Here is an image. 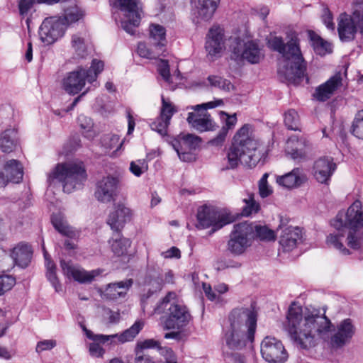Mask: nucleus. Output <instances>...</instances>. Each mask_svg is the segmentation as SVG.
I'll use <instances>...</instances> for the list:
<instances>
[{
    "instance_id": "f257e3e1",
    "label": "nucleus",
    "mask_w": 363,
    "mask_h": 363,
    "mask_svg": "<svg viewBox=\"0 0 363 363\" xmlns=\"http://www.w3.org/2000/svg\"><path fill=\"white\" fill-rule=\"evenodd\" d=\"M291 339L301 349L315 346V338L326 340L333 328L331 320L320 310L292 304L289 306L284 325Z\"/></svg>"
},
{
    "instance_id": "f03ea898",
    "label": "nucleus",
    "mask_w": 363,
    "mask_h": 363,
    "mask_svg": "<svg viewBox=\"0 0 363 363\" xmlns=\"http://www.w3.org/2000/svg\"><path fill=\"white\" fill-rule=\"evenodd\" d=\"M289 40L284 43L281 37L275 36L269 40V47L278 52L285 60V64L278 69V75L282 81L294 86L299 85L304 79L309 82L306 74L307 62L302 55L299 38L295 32L287 33Z\"/></svg>"
},
{
    "instance_id": "7ed1b4c3",
    "label": "nucleus",
    "mask_w": 363,
    "mask_h": 363,
    "mask_svg": "<svg viewBox=\"0 0 363 363\" xmlns=\"http://www.w3.org/2000/svg\"><path fill=\"white\" fill-rule=\"evenodd\" d=\"M331 225L337 230L336 233L330 234L326 239L328 245L333 246L343 255H349L350 250L344 247L342 238L347 230V245L355 250L361 248L363 233L359 230L363 228V208L362 202L354 201L348 208L347 212L338 213Z\"/></svg>"
},
{
    "instance_id": "20e7f679",
    "label": "nucleus",
    "mask_w": 363,
    "mask_h": 363,
    "mask_svg": "<svg viewBox=\"0 0 363 363\" xmlns=\"http://www.w3.org/2000/svg\"><path fill=\"white\" fill-rule=\"evenodd\" d=\"M230 328L225 333V341L232 350H242L255 339L257 313L254 308H237L228 316Z\"/></svg>"
},
{
    "instance_id": "39448f33",
    "label": "nucleus",
    "mask_w": 363,
    "mask_h": 363,
    "mask_svg": "<svg viewBox=\"0 0 363 363\" xmlns=\"http://www.w3.org/2000/svg\"><path fill=\"white\" fill-rule=\"evenodd\" d=\"M251 128L250 124H245L235 133L227 153L228 165L222 167V171L234 169L240 162L250 167L258 164L262 156L257 150V141L250 134Z\"/></svg>"
},
{
    "instance_id": "423d86ee",
    "label": "nucleus",
    "mask_w": 363,
    "mask_h": 363,
    "mask_svg": "<svg viewBox=\"0 0 363 363\" xmlns=\"http://www.w3.org/2000/svg\"><path fill=\"white\" fill-rule=\"evenodd\" d=\"M177 294L169 291L154 308V313L162 314L164 328L167 330H181L191 320V315L186 306L176 303Z\"/></svg>"
},
{
    "instance_id": "0eeeda50",
    "label": "nucleus",
    "mask_w": 363,
    "mask_h": 363,
    "mask_svg": "<svg viewBox=\"0 0 363 363\" xmlns=\"http://www.w3.org/2000/svg\"><path fill=\"white\" fill-rule=\"evenodd\" d=\"M104 62L94 59L89 68L82 66L77 67L74 70L67 72L61 82L62 89L69 95L74 96L81 92L85 86L86 82L92 84L94 87L99 86L97 78L104 70Z\"/></svg>"
},
{
    "instance_id": "6e6552de",
    "label": "nucleus",
    "mask_w": 363,
    "mask_h": 363,
    "mask_svg": "<svg viewBox=\"0 0 363 363\" xmlns=\"http://www.w3.org/2000/svg\"><path fill=\"white\" fill-rule=\"evenodd\" d=\"M86 178V172L82 164L64 162L58 163L48 174L47 182L50 186L59 182L63 191L69 194L81 188Z\"/></svg>"
},
{
    "instance_id": "1a4fd4ad",
    "label": "nucleus",
    "mask_w": 363,
    "mask_h": 363,
    "mask_svg": "<svg viewBox=\"0 0 363 363\" xmlns=\"http://www.w3.org/2000/svg\"><path fill=\"white\" fill-rule=\"evenodd\" d=\"M198 229H206L212 227V233L233 223L238 216L233 215L227 209H220L213 206H202L197 211Z\"/></svg>"
},
{
    "instance_id": "9d476101",
    "label": "nucleus",
    "mask_w": 363,
    "mask_h": 363,
    "mask_svg": "<svg viewBox=\"0 0 363 363\" xmlns=\"http://www.w3.org/2000/svg\"><path fill=\"white\" fill-rule=\"evenodd\" d=\"M223 104L221 99L209 101L196 106L188 107L194 110L189 112L186 121L188 123L199 132L213 131L218 127L213 121L211 116L207 112V109L216 108Z\"/></svg>"
},
{
    "instance_id": "9b49d317",
    "label": "nucleus",
    "mask_w": 363,
    "mask_h": 363,
    "mask_svg": "<svg viewBox=\"0 0 363 363\" xmlns=\"http://www.w3.org/2000/svg\"><path fill=\"white\" fill-rule=\"evenodd\" d=\"M253 240V230L248 221L235 224L227 243L228 250L234 255L243 254Z\"/></svg>"
},
{
    "instance_id": "f8f14e48",
    "label": "nucleus",
    "mask_w": 363,
    "mask_h": 363,
    "mask_svg": "<svg viewBox=\"0 0 363 363\" xmlns=\"http://www.w3.org/2000/svg\"><path fill=\"white\" fill-rule=\"evenodd\" d=\"M231 58L238 60H246L251 64L258 63L261 59V52L258 44L253 40H245L240 37L234 38L230 45Z\"/></svg>"
},
{
    "instance_id": "ddd939ff",
    "label": "nucleus",
    "mask_w": 363,
    "mask_h": 363,
    "mask_svg": "<svg viewBox=\"0 0 363 363\" xmlns=\"http://www.w3.org/2000/svg\"><path fill=\"white\" fill-rule=\"evenodd\" d=\"M140 4L138 0H115L114 2V6L124 12V18L121 22L122 28L132 35L140 22Z\"/></svg>"
},
{
    "instance_id": "4468645a",
    "label": "nucleus",
    "mask_w": 363,
    "mask_h": 363,
    "mask_svg": "<svg viewBox=\"0 0 363 363\" xmlns=\"http://www.w3.org/2000/svg\"><path fill=\"white\" fill-rule=\"evenodd\" d=\"M67 28L60 16L46 18L39 28L40 39L45 45H51L65 35Z\"/></svg>"
},
{
    "instance_id": "2eb2a0df",
    "label": "nucleus",
    "mask_w": 363,
    "mask_h": 363,
    "mask_svg": "<svg viewBox=\"0 0 363 363\" xmlns=\"http://www.w3.org/2000/svg\"><path fill=\"white\" fill-rule=\"evenodd\" d=\"M143 323L140 321H135L134 324L130 326L129 328L125 330L123 333L120 334H113V335H95L92 331L88 330L86 326L82 325V330L85 333L86 337L89 340L94 341H99L102 343H105L108 341H111V342H115L117 339L118 342L120 343H125L126 342L132 341L136 335L140 332L143 329Z\"/></svg>"
},
{
    "instance_id": "dca6fc26",
    "label": "nucleus",
    "mask_w": 363,
    "mask_h": 363,
    "mask_svg": "<svg viewBox=\"0 0 363 363\" xmlns=\"http://www.w3.org/2000/svg\"><path fill=\"white\" fill-rule=\"evenodd\" d=\"M262 357L269 363H284L288 359V354L282 342L274 337L267 336L261 343Z\"/></svg>"
},
{
    "instance_id": "f3484780",
    "label": "nucleus",
    "mask_w": 363,
    "mask_h": 363,
    "mask_svg": "<svg viewBox=\"0 0 363 363\" xmlns=\"http://www.w3.org/2000/svg\"><path fill=\"white\" fill-rule=\"evenodd\" d=\"M133 216V211L122 202L114 203L113 210L110 212L106 223L111 227V229L117 233L120 236V233L125 225L132 220Z\"/></svg>"
},
{
    "instance_id": "a211bd4d",
    "label": "nucleus",
    "mask_w": 363,
    "mask_h": 363,
    "mask_svg": "<svg viewBox=\"0 0 363 363\" xmlns=\"http://www.w3.org/2000/svg\"><path fill=\"white\" fill-rule=\"evenodd\" d=\"M356 333V328L351 318H345L336 325L335 332L330 337V345L335 348H342L350 342Z\"/></svg>"
},
{
    "instance_id": "6ab92c4d",
    "label": "nucleus",
    "mask_w": 363,
    "mask_h": 363,
    "mask_svg": "<svg viewBox=\"0 0 363 363\" xmlns=\"http://www.w3.org/2000/svg\"><path fill=\"white\" fill-rule=\"evenodd\" d=\"M201 143L200 137L193 134L179 135L173 138L170 143L180 160L186 161L191 150L198 148Z\"/></svg>"
},
{
    "instance_id": "aec40b11",
    "label": "nucleus",
    "mask_w": 363,
    "mask_h": 363,
    "mask_svg": "<svg viewBox=\"0 0 363 363\" xmlns=\"http://www.w3.org/2000/svg\"><path fill=\"white\" fill-rule=\"evenodd\" d=\"M337 33L342 43H350L355 39L357 33H359V27L351 14L345 12L340 14L337 18Z\"/></svg>"
},
{
    "instance_id": "412c9836",
    "label": "nucleus",
    "mask_w": 363,
    "mask_h": 363,
    "mask_svg": "<svg viewBox=\"0 0 363 363\" xmlns=\"http://www.w3.org/2000/svg\"><path fill=\"white\" fill-rule=\"evenodd\" d=\"M337 169L336 164L331 157H322L315 161L313 170L315 180L323 184L328 185L331 177Z\"/></svg>"
},
{
    "instance_id": "4be33fe9",
    "label": "nucleus",
    "mask_w": 363,
    "mask_h": 363,
    "mask_svg": "<svg viewBox=\"0 0 363 363\" xmlns=\"http://www.w3.org/2000/svg\"><path fill=\"white\" fill-rule=\"evenodd\" d=\"M308 181V177L303 168L295 167L284 175L277 176L278 185L286 189H294L303 186Z\"/></svg>"
},
{
    "instance_id": "5701e85b",
    "label": "nucleus",
    "mask_w": 363,
    "mask_h": 363,
    "mask_svg": "<svg viewBox=\"0 0 363 363\" xmlns=\"http://www.w3.org/2000/svg\"><path fill=\"white\" fill-rule=\"evenodd\" d=\"M310 146V142L306 137L293 135L287 140L286 152L294 160H303L307 157Z\"/></svg>"
},
{
    "instance_id": "b1692460",
    "label": "nucleus",
    "mask_w": 363,
    "mask_h": 363,
    "mask_svg": "<svg viewBox=\"0 0 363 363\" xmlns=\"http://www.w3.org/2000/svg\"><path fill=\"white\" fill-rule=\"evenodd\" d=\"M60 267L64 274L71 275L76 281L80 284L91 283L104 271L99 268L91 271L75 269L64 259L60 260Z\"/></svg>"
},
{
    "instance_id": "393cba45",
    "label": "nucleus",
    "mask_w": 363,
    "mask_h": 363,
    "mask_svg": "<svg viewBox=\"0 0 363 363\" xmlns=\"http://www.w3.org/2000/svg\"><path fill=\"white\" fill-rule=\"evenodd\" d=\"M118 180L112 176L104 177L96 183L95 197L99 201L107 203L115 195Z\"/></svg>"
},
{
    "instance_id": "a878e982",
    "label": "nucleus",
    "mask_w": 363,
    "mask_h": 363,
    "mask_svg": "<svg viewBox=\"0 0 363 363\" xmlns=\"http://www.w3.org/2000/svg\"><path fill=\"white\" fill-rule=\"evenodd\" d=\"M342 74L340 72L330 77L325 82L316 87L313 96L319 101L328 100L342 86Z\"/></svg>"
},
{
    "instance_id": "bb28decb",
    "label": "nucleus",
    "mask_w": 363,
    "mask_h": 363,
    "mask_svg": "<svg viewBox=\"0 0 363 363\" xmlns=\"http://www.w3.org/2000/svg\"><path fill=\"white\" fill-rule=\"evenodd\" d=\"M224 46L223 33L220 27H213L206 36L205 49L208 55L217 57Z\"/></svg>"
},
{
    "instance_id": "cd10ccee",
    "label": "nucleus",
    "mask_w": 363,
    "mask_h": 363,
    "mask_svg": "<svg viewBox=\"0 0 363 363\" xmlns=\"http://www.w3.org/2000/svg\"><path fill=\"white\" fill-rule=\"evenodd\" d=\"M33 252L30 245L20 242L12 249L10 255L17 266L25 269L31 262Z\"/></svg>"
},
{
    "instance_id": "c85d7f7f",
    "label": "nucleus",
    "mask_w": 363,
    "mask_h": 363,
    "mask_svg": "<svg viewBox=\"0 0 363 363\" xmlns=\"http://www.w3.org/2000/svg\"><path fill=\"white\" fill-rule=\"evenodd\" d=\"M301 238V230L298 227L288 226L283 229L279 241L282 251H292Z\"/></svg>"
},
{
    "instance_id": "c756f323",
    "label": "nucleus",
    "mask_w": 363,
    "mask_h": 363,
    "mask_svg": "<svg viewBox=\"0 0 363 363\" xmlns=\"http://www.w3.org/2000/svg\"><path fill=\"white\" fill-rule=\"evenodd\" d=\"M220 119L224 125L218 135L209 140L208 143L213 146H221L225 140L229 130L233 129L237 123V116L234 113L229 115L224 111L220 112Z\"/></svg>"
},
{
    "instance_id": "7c9ffc66",
    "label": "nucleus",
    "mask_w": 363,
    "mask_h": 363,
    "mask_svg": "<svg viewBox=\"0 0 363 363\" xmlns=\"http://www.w3.org/2000/svg\"><path fill=\"white\" fill-rule=\"evenodd\" d=\"M19 146V136L16 128H7L0 133V150L3 152H12Z\"/></svg>"
},
{
    "instance_id": "2f4dec72",
    "label": "nucleus",
    "mask_w": 363,
    "mask_h": 363,
    "mask_svg": "<svg viewBox=\"0 0 363 363\" xmlns=\"http://www.w3.org/2000/svg\"><path fill=\"white\" fill-rule=\"evenodd\" d=\"M63 11L64 15L60 17L67 28L83 19L85 15L84 11L76 4L74 0H67L64 3Z\"/></svg>"
},
{
    "instance_id": "473e14b6",
    "label": "nucleus",
    "mask_w": 363,
    "mask_h": 363,
    "mask_svg": "<svg viewBox=\"0 0 363 363\" xmlns=\"http://www.w3.org/2000/svg\"><path fill=\"white\" fill-rule=\"evenodd\" d=\"M4 170L8 182L19 184L23 180V167L18 160L12 159L6 161L4 164Z\"/></svg>"
},
{
    "instance_id": "72a5a7b5",
    "label": "nucleus",
    "mask_w": 363,
    "mask_h": 363,
    "mask_svg": "<svg viewBox=\"0 0 363 363\" xmlns=\"http://www.w3.org/2000/svg\"><path fill=\"white\" fill-rule=\"evenodd\" d=\"M51 223L55 229L62 235L72 239H76L79 236V232L67 224L64 216L61 213H52L51 216Z\"/></svg>"
},
{
    "instance_id": "f704fd0d",
    "label": "nucleus",
    "mask_w": 363,
    "mask_h": 363,
    "mask_svg": "<svg viewBox=\"0 0 363 363\" xmlns=\"http://www.w3.org/2000/svg\"><path fill=\"white\" fill-rule=\"evenodd\" d=\"M194 3L199 16L204 21L210 20L216 11L220 0H191Z\"/></svg>"
},
{
    "instance_id": "c9c22d12",
    "label": "nucleus",
    "mask_w": 363,
    "mask_h": 363,
    "mask_svg": "<svg viewBox=\"0 0 363 363\" xmlns=\"http://www.w3.org/2000/svg\"><path fill=\"white\" fill-rule=\"evenodd\" d=\"M133 284L132 279L110 283L106 286V294L111 299L124 296Z\"/></svg>"
},
{
    "instance_id": "e433bc0d",
    "label": "nucleus",
    "mask_w": 363,
    "mask_h": 363,
    "mask_svg": "<svg viewBox=\"0 0 363 363\" xmlns=\"http://www.w3.org/2000/svg\"><path fill=\"white\" fill-rule=\"evenodd\" d=\"M308 36L311 42V45L313 48V50L317 55L324 56L326 54L330 53L332 52L330 44L324 40L314 31L310 30L308 32Z\"/></svg>"
},
{
    "instance_id": "4c0bfd02",
    "label": "nucleus",
    "mask_w": 363,
    "mask_h": 363,
    "mask_svg": "<svg viewBox=\"0 0 363 363\" xmlns=\"http://www.w3.org/2000/svg\"><path fill=\"white\" fill-rule=\"evenodd\" d=\"M144 284L146 286H150L146 294L143 295V300L144 298H149L155 292L160 291L164 284V279L162 277L157 275L147 274L145 276Z\"/></svg>"
},
{
    "instance_id": "58836bf2",
    "label": "nucleus",
    "mask_w": 363,
    "mask_h": 363,
    "mask_svg": "<svg viewBox=\"0 0 363 363\" xmlns=\"http://www.w3.org/2000/svg\"><path fill=\"white\" fill-rule=\"evenodd\" d=\"M150 35L155 41L156 47H164L166 45V30L164 26L158 24H151Z\"/></svg>"
},
{
    "instance_id": "ea45409f",
    "label": "nucleus",
    "mask_w": 363,
    "mask_h": 363,
    "mask_svg": "<svg viewBox=\"0 0 363 363\" xmlns=\"http://www.w3.org/2000/svg\"><path fill=\"white\" fill-rule=\"evenodd\" d=\"M253 230V240L258 238L260 240H274L276 235L274 230L269 229L267 226L254 225L253 223L249 222Z\"/></svg>"
},
{
    "instance_id": "a19ab883",
    "label": "nucleus",
    "mask_w": 363,
    "mask_h": 363,
    "mask_svg": "<svg viewBox=\"0 0 363 363\" xmlns=\"http://www.w3.org/2000/svg\"><path fill=\"white\" fill-rule=\"evenodd\" d=\"M120 137L116 134H105L101 136L100 143L106 150H111L116 147V151L120 150L123 145V142L119 143Z\"/></svg>"
},
{
    "instance_id": "79ce46f5",
    "label": "nucleus",
    "mask_w": 363,
    "mask_h": 363,
    "mask_svg": "<svg viewBox=\"0 0 363 363\" xmlns=\"http://www.w3.org/2000/svg\"><path fill=\"white\" fill-rule=\"evenodd\" d=\"M71 44L75 54L79 58H84L87 55V48L83 38L77 34L73 35Z\"/></svg>"
},
{
    "instance_id": "37998d69",
    "label": "nucleus",
    "mask_w": 363,
    "mask_h": 363,
    "mask_svg": "<svg viewBox=\"0 0 363 363\" xmlns=\"http://www.w3.org/2000/svg\"><path fill=\"white\" fill-rule=\"evenodd\" d=\"M243 202L245 206L242 207L240 213L242 216H250L253 213H257L260 209L259 203L254 199L252 195H250L248 199H244Z\"/></svg>"
},
{
    "instance_id": "c03bdc74",
    "label": "nucleus",
    "mask_w": 363,
    "mask_h": 363,
    "mask_svg": "<svg viewBox=\"0 0 363 363\" xmlns=\"http://www.w3.org/2000/svg\"><path fill=\"white\" fill-rule=\"evenodd\" d=\"M161 347L160 341L155 339H146L136 343L134 352L135 354L144 353V350L148 349H157L159 352V348Z\"/></svg>"
},
{
    "instance_id": "a18cd8bd",
    "label": "nucleus",
    "mask_w": 363,
    "mask_h": 363,
    "mask_svg": "<svg viewBox=\"0 0 363 363\" xmlns=\"http://www.w3.org/2000/svg\"><path fill=\"white\" fill-rule=\"evenodd\" d=\"M284 124L289 130H299V117L294 109H289L285 113Z\"/></svg>"
},
{
    "instance_id": "49530a36",
    "label": "nucleus",
    "mask_w": 363,
    "mask_h": 363,
    "mask_svg": "<svg viewBox=\"0 0 363 363\" xmlns=\"http://www.w3.org/2000/svg\"><path fill=\"white\" fill-rule=\"evenodd\" d=\"M210 85L221 90L229 91L233 86L231 82L219 76L210 75L207 78Z\"/></svg>"
},
{
    "instance_id": "de8ad7c7",
    "label": "nucleus",
    "mask_w": 363,
    "mask_h": 363,
    "mask_svg": "<svg viewBox=\"0 0 363 363\" xmlns=\"http://www.w3.org/2000/svg\"><path fill=\"white\" fill-rule=\"evenodd\" d=\"M177 112L176 107L169 101L162 98V107L159 117L170 123L173 115Z\"/></svg>"
},
{
    "instance_id": "09e8293b",
    "label": "nucleus",
    "mask_w": 363,
    "mask_h": 363,
    "mask_svg": "<svg viewBox=\"0 0 363 363\" xmlns=\"http://www.w3.org/2000/svg\"><path fill=\"white\" fill-rule=\"evenodd\" d=\"M130 245V242L128 239L120 237L116 238L111 244V248L113 252L117 256L123 255L127 248Z\"/></svg>"
},
{
    "instance_id": "8fccbe9b",
    "label": "nucleus",
    "mask_w": 363,
    "mask_h": 363,
    "mask_svg": "<svg viewBox=\"0 0 363 363\" xmlns=\"http://www.w3.org/2000/svg\"><path fill=\"white\" fill-rule=\"evenodd\" d=\"M351 16L359 27V33L363 35V0H357Z\"/></svg>"
},
{
    "instance_id": "3c124183",
    "label": "nucleus",
    "mask_w": 363,
    "mask_h": 363,
    "mask_svg": "<svg viewBox=\"0 0 363 363\" xmlns=\"http://www.w3.org/2000/svg\"><path fill=\"white\" fill-rule=\"evenodd\" d=\"M352 133L357 138L363 140V110L356 114L352 126Z\"/></svg>"
},
{
    "instance_id": "603ef678",
    "label": "nucleus",
    "mask_w": 363,
    "mask_h": 363,
    "mask_svg": "<svg viewBox=\"0 0 363 363\" xmlns=\"http://www.w3.org/2000/svg\"><path fill=\"white\" fill-rule=\"evenodd\" d=\"M169 125V122L158 116L150 124V126L152 130L156 131L162 136H164L167 133Z\"/></svg>"
},
{
    "instance_id": "864d4df0",
    "label": "nucleus",
    "mask_w": 363,
    "mask_h": 363,
    "mask_svg": "<svg viewBox=\"0 0 363 363\" xmlns=\"http://www.w3.org/2000/svg\"><path fill=\"white\" fill-rule=\"evenodd\" d=\"M16 284V279L11 275L0 276V296L11 290Z\"/></svg>"
},
{
    "instance_id": "5fc2aeb1",
    "label": "nucleus",
    "mask_w": 363,
    "mask_h": 363,
    "mask_svg": "<svg viewBox=\"0 0 363 363\" xmlns=\"http://www.w3.org/2000/svg\"><path fill=\"white\" fill-rule=\"evenodd\" d=\"M78 123L80 126V128L85 131L86 135L85 137L86 138H91L93 137L92 135V128L94 125V123L92 120L84 116V115H80L78 117Z\"/></svg>"
},
{
    "instance_id": "6e6d98bb",
    "label": "nucleus",
    "mask_w": 363,
    "mask_h": 363,
    "mask_svg": "<svg viewBox=\"0 0 363 363\" xmlns=\"http://www.w3.org/2000/svg\"><path fill=\"white\" fill-rule=\"evenodd\" d=\"M37 3V0H20L18 2V9L19 15L25 18L33 7L34 4Z\"/></svg>"
},
{
    "instance_id": "4d7b16f0",
    "label": "nucleus",
    "mask_w": 363,
    "mask_h": 363,
    "mask_svg": "<svg viewBox=\"0 0 363 363\" xmlns=\"http://www.w3.org/2000/svg\"><path fill=\"white\" fill-rule=\"evenodd\" d=\"M157 72L165 82H169L171 75L168 60H160L157 65Z\"/></svg>"
},
{
    "instance_id": "13d9d810",
    "label": "nucleus",
    "mask_w": 363,
    "mask_h": 363,
    "mask_svg": "<svg viewBox=\"0 0 363 363\" xmlns=\"http://www.w3.org/2000/svg\"><path fill=\"white\" fill-rule=\"evenodd\" d=\"M322 22L326 26V28L331 30L334 31L335 29V25L333 22V16L332 12L330 11L328 8H325L323 11V15L321 16Z\"/></svg>"
},
{
    "instance_id": "bf43d9fd",
    "label": "nucleus",
    "mask_w": 363,
    "mask_h": 363,
    "mask_svg": "<svg viewBox=\"0 0 363 363\" xmlns=\"http://www.w3.org/2000/svg\"><path fill=\"white\" fill-rule=\"evenodd\" d=\"M160 354L164 359V362H177V357L173 350L168 347L159 348Z\"/></svg>"
},
{
    "instance_id": "052dcab7",
    "label": "nucleus",
    "mask_w": 363,
    "mask_h": 363,
    "mask_svg": "<svg viewBox=\"0 0 363 363\" xmlns=\"http://www.w3.org/2000/svg\"><path fill=\"white\" fill-rule=\"evenodd\" d=\"M56 341L54 340H44L38 342L35 351L40 353L43 351L50 350L56 346Z\"/></svg>"
},
{
    "instance_id": "680f3d73",
    "label": "nucleus",
    "mask_w": 363,
    "mask_h": 363,
    "mask_svg": "<svg viewBox=\"0 0 363 363\" xmlns=\"http://www.w3.org/2000/svg\"><path fill=\"white\" fill-rule=\"evenodd\" d=\"M93 341L94 342L90 343L89 346V351L90 355L94 357H102L105 352V350L99 344V342H101L99 341Z\"/></svg>"
},
{
    "instance_id": "e2e57ef3",
    "label": "nucleus",
    "mask_w": 363,
    "mask_h": 363,
    "mask_svg": "<svg viewBox=\"0 0 363 363\" xmlns=\"http://www.w3.org/2000/svg\"><path fill=\"white\" fill-rule=\"evenodd\" d=\"M144 164V162H142L141 160H138L136 162H131L130 164V172L134 174L135 176L139 177H140L143 173V167L142 165Z\"/></svg>"
},
{
    "instance_id": "0e129e2a",
    "label": "nucleus",
    "mask_w": 363,
    "mask_h": 363,
    "mask_svg": "<svg viewBox=\"0 0 363 363\" xmlns=\"http://www.w3.org/2000/svg\"><path fill=\"white\" fill-rule=\"evenodd\" d=\"M138 54L143 58L151 59L152 58V52L148 49L145 43H139L137 47Z\"/></svg>"
},
{
    "instance_id": "69168bd1",
    "label": "nucleus",
    "mask_w": 363,
    "mask_h": 363,
    "mask_svg": "<svg viewBox=\"0 0 363 363\" xmlns=\"http://www.w3.org/2000/svg\"><path fill=\"white\" fill-rule=\"evenodd\" d=\"M46 277L56 291H59L61 285L56 274V270L46 272Z\"/></svg>"
},
{
    "instance_id": "338daca9",
    "label": "nucleus",
    "mask_w": 363,
    "mask_h": 363,
    "mask_svg": "<svg viewBox=\"0 0 363 363\" xmlns=\"http://www.w3.org/2000/svg\"><path fill=\"white\" fill-rule=\"evenodd\" d=\"M134 363H156L153 357L145 353L135 354Z\"/></svg>"
},
{
    "instance_id": "774afa93",
    "label": "nucleus",
    "mask_w": 363,
    "mask_h": 363,
    "mask_svg": "<svg viewBox=\"0 0 363 363\" xmlns=\"http://www.w3.org/2000/svg\"><path fill=\"white\" fill-rule=\"evenodd\" d=\"M164 258H180L181 252L177 247H172L162 253Z\"/></svg>"
}]
</instances>
